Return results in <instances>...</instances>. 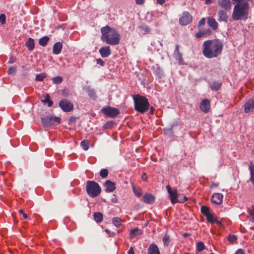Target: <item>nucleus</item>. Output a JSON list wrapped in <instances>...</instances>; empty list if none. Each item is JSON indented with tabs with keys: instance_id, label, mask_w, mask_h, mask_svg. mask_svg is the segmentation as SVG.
<instances>
[{
	"instance_id": "f257e3e1",
	"label": "nucleus",
	"mask_w": 254,
	"mask_h": 254,
	"mask_svg": "<svg viewBox=\"0 0 254 254\" xmlns=\"http://www.w3.org/2000/svg\"><path fill=\"white\" fill-rule=\"evenodd\" d=\"M222 43L217 40L205 41L203 44L202 53L207 58L218 57L222 52Z\"/></svg>"
},
{
	"instance_id": "f03ea898",
	"label": "nucleus",
	"mask_w": 254,
	"mask_h": 254,
	"mask_svg": "<svg viewBox=\"0 0 254 254\" xmlns=\"http://www.w3.org/2000/svg\"><path fill=\"white\" fill-rule=\"evenodd\" d=\"M101 40L103 42L111 45H116L120 43V35L115 28L107 25L101 28Z\"/></svg>"
},
{
	"instance_id": "7ed1b4c3",
	"label": "nucleus",
	"mask_w": 254,
	"mask_h": 254,
	"mask_svg": "<svg viewBox=\"0 0 254 254\" xmlns=\"http://www.w3.org/2000/svg\"><path fill=\"white\" fill-rule=\"evenodd\" d=\"M249 5L248 2H239L234 7L232 18L234 20H246L249 15Z\"/></svg>"
},
{
	"instance_id": "20e7f679",
	"label": "nucleus",
	"mask_w": 254,
	"mask_h": 254,
	"mask_svg": "<svg viewBox=\"0 0 254 254\" xmlns=\"http://www.w3.org/2000/svg\"><path fill=\"white\" fill-rule=\"evenodd\" d=\"M86 188L88 194L92 197L97 196L101 191V189L99 184L93 181H87Z\"/></svg>"
},
{
	"instance_id": "39448f33",
	"label": "nucleus",
	"mask_w": 254,
	"mask_h": 254,
	"mask_svg": "<svg viewBox=\"0 0 254 254\" xmlns=\"http://www.w3.org/2000/svg\"><path fill=\"white\" fill-rule=\"evenodd\" d=\"M166 189L169 194V198L173 204H175L178 202L183 203L187 200V197L185 196H184L183 199H178L177 190L176 189L172 190L169 185L167 186Z\"/></svg>"
},
{
	"instance_id": "423d86ee",
	"label": "nucleus",
	"mask_w": 254,
	"mask_h": 254,
	"mask_svg": "<svg viewBox=\"0 0 254 254\" xmlns=\"http://www.w3.org/2000/svg\"><path fill=\"white\" fill-rule=\"evenodd\" d=\"M61 121V120L59 117L49 115L41 118L42 123L45 127H49L53 125L55 123L59 124Z\"/></svg>"
},
{
	"instance_id": "0eeeda50",
	"label": "nucleus",
	"mask_w": 254,
	"mask_h": 254,
	"mask_svg": "<svg viewBox=\"0 0 254 254\" xmlns=\"http://www.w3.org/2000/svg\"><path fill=\"white\" fill-rule=\"evenodd\" d=\"M101 111L105 116L111 118H114L120 114V111L118 109L111 106L103 108Z\"/></svg>"
},
{
	"instance_id": "6e6552de",
	"label": "nucleus",
	"mask_w": 254,
	"mask_h": 254,
	"mask_svg": "<svg viewBox=\"0 0 254 254\" xmlns=\"http://www.w3.org/2000/svg\"><path fill=\"white\" fill-rule=\"evenodd\" d=\"M134 109L136 111L143 113V96L137 94L133 96Z\"/></svg>"
},
{
	"instance_id": "1a4fd4ad",
	"label": "nucleus",
	"mask_w": 254,
	"mask_h": 254,
	"mask_svg": "<svg viewBox=\"0 0 254 254\" xmlns=\"http://www.w3.org/2000/svg\"><path fill=\"white\" fill-rule=\"evenodd\" d=\"M59 106L65 112H70L73 109V104L66 99L61 100L59 103Z\"/></svg>"
},
{
	"instance_id": "9d476101",
	"label": "nucleus",
	"mask_w": 254,
	"mask_h": 254,
	"mask_svg": "<svg viewBox=\"0 0 254 254\" xmlns=\"http://www.w3.org/2000/svg\"><path fill=\"white\" fill-rule=\"evenodd\" d=\"M192 19V17L191 14L188 11H184L179 19V22L181 25L185 26L190 23Z\"/></svg>"
},
{
	"instance_id": "9b49d317",
	"label": "nucleus",
	"mask_w": 254,
	"mask_h": 254,
	"mask_svg": "<svg viewBox=\"0 0 254 254\" xmlns=\"http://www.w3.org/2000/svg\"><path fill=\"white\" fill-rule=\"evenodd\" d=\"M244 112L248 113L254 111V98L249 100L244 105Z\"/></svg>"
},
{
	"instance_id": "f8f14e48",
	"label": "nucleus",
	"mask_w": 254,
	"mask_h": 254,
	"mask_svg": "<svg viewBox=\"0 0 254 254\" xmlns=\"http://www.w3.org/2000/svg\"><path fill=\"white\" fill-rule=\"evenodd\" d=\"M218 5L222 9L230 10L232 6L231 0H218Z\"/></svg>"
},
{
	"instance_id": "ddd939ff",
	"label": "nucleus",
	"mask_w": 254,
	"mask_h": 254,
	"mask_svg": "<svg viewBox=\"0 0 254 254\" xmlns=\"http://www.w3.org/2000/svg\"><path fill=\"white\" fill-rule=\"evenodd\" d=\"M210 108V102L208 100L203 99L200 104V109L204 113H207Z\"/></svg>"
},
{
	"instance_id": "4468645a",
	"label": "nucleus",
	"mask_w": 254,
	"mask_h": 254,
	"mask_svg": "<svg viewBox=\"0 0 254 254\" xmlns=\"http://www.w3.org/2000/svg\"><path fill=\"white\" fill-rule=\"evenodd\" d=\"M99 53L102 58L108 57L111 54L110 46H106L101 47L99 50Z\"/></svg>"
},
{
	"instance_id": "2eb2a0df",
	"label": "nucleus",
	"mask_w": 254,
	"mask_h": 254,
	"mask_svg": "<svg viewBox=\"0 0 254 254\" xmlns=\"http://www.w3.org/2000/svg\"><path fill=\"white\" fill-rule=\"evenodd\" d=\"M223 195L221 193H215L211 196V201L216 204H220L222 201Z\"/></svg>"
},
{
	"instance_id": "dca6fc26",
	"label": "nucleus",
	"mask_w": 254,
	"mask_h": 254,
	"mask_svg": "<svg viewBox=\"0 0 254 254\" xmlns=\"http://www.w3.org/2000/svg\"><path fill=\"white\" fill-rule=\"evenodd\" d=\"M105 186L106 187L105 190L106 192H111L116 189V184L109 180L106 181L105 183Z\"/></svg>"
},
{
	"instance_id": "f3484780",
	"label": "nucleus",
	"mask_w": 254,
	"mask_h": 254,
	"mask_svg": "<svg viewBox=\"0 0 254 254\" xmlns=\"http://www.w3.org/2000/svg\"><path fill=\"white\" fill-rule=\"evenodd\" d=\"M218 20L219 22L224 21L225 22H227L228 21V15L226 12L224 11L223 10H220L218 12Z\"/></svg>"
},
{
	"instance_id": "a211bd4d",
	"label": "nucleus",
	"mask_w": 254,
	"mask_h": 254,
	"mask_svg": "<svg viewBox=\"0 0 254 254\" xmlns=\"http://www.w3.org/2000/svg\"><path fill=\"white\" fill-rule=\"evenodd\" d=\"M63 47L62 43L60 42L55 43L53 47V53L55 55L59 54L62 51Z\"/></svg>"
},
{
	"instance_id": "6ab92c4d",
	"label": "nucleus",
	"mask_w": 254,
	"mask_h": 254,
	"mask_svg": "<svg viewBox=\"0 0 254 254\" xmlns=\"http://www.w3.org/2000/svg\"><path fill=\"white\" fill-rule=\"evenodd\" d=\"M148 254H160L157 245L151 244L148 249Z\"/></svg>"
},
{
	"instance_id": "aec40b11",
	"label": "nucleus",
	"mask_w": 254,
	"mask_h": 254,
	"mask_svg": "<svg viewBox=\"0 0 254 254\" xmlns=\"http://www.w3.org/2000/svg\"><path fill=\"white\" fill-rule=\"evenodd\" d=\"M85 92L88 94L89 97L92 99H95L96 98V93L94 89L91 88L89 86H86L84 88Z\"/></svg>"
},
{
	"instance_id": "412c9836",
	"label": "nucleus",
	"mask_w": 254,
	"mask_h": 254,
	"mask_svg": "<svg viewBox=\"0 0 254 254\" xmlns=\"http://www.w3.org/2000/svg\"><path fill=\"white\" fill-rule=\"evenodd\" d=\"M207 23L208 25L213 30H216L218 28V23L215 19L212 17H208L207 18Z\"/></svg>"
},
{
	"instance_id": "4be33fe9",
	"label": "nucleus",
	"mask_w": 254,
	"mask_h": 254,
	"mask_svg": "<svg viewBox=\"0 0 254 254\" xmlns=\"http://www.w3.org/2000/svg\"><path fill=\"white\" fill-rule=\"evenodd\" d=\"M206 219L208 222L211 224L216 222L218 225H221V223L220 221L216 219V216L212 213H211L208 216H206Z\"/></svg>"
},
{
	"instance_id": "5701e85b",
	"label": "nucleus",
	"mask_w": 254,
	"mask_h": 254,
	"mask_svg": "<svg viewBox=\"0 0 254 254\" xmlns=\"http://www.w3.org/2000/svg\"><path fill=\"white\" fill-rule=\"evenodd\" d=\"M155 201V197L151 194L146 193L144 195V202L149 204L153 203Z\"/></svg>"
},
{
	"instance_id": "b1692460",
	"label": "nucleus",
	"mask_w": 254,
	"mask_h": 254,
	"mask_svg": "<svg viewBox=\"0 0 254 254\" xmlns=\"http://www.w3.org/2000/svg\"><path fill=\"white\" fill-rule=\"evenodd\" d=\"M25 46L29 51H32L35 47V43L33 39L29 38L26 42Z\"/></svg>"
},
{
	"instance_id": "393cba45",
	"label": "nucleus",
	"mask_w": 254,
	"mask_h": 254,
	"mask_svg": "<svg viewBox=\"0 0 254 254\" xmlns=\"http://www.w3.org/2000/svg\"><path fill=\"white\" fill-rule=\"evenodd\" d=\"M221 86V83L219 82H212L211 83H210V88L213 91H217L218 90Z\"/></svg>"
},
{
	"instance_id": "a878e982",
	"label": "nucleus",
	"mask_w": 254,
	"mask_h": 254,
	"mask_svg": "<svg viewBox=\"0 0 254 254\" xmlns=\"http://www.w3.org/2000/svg\"><path fill=\"white\" fill-rule=\"evenodd\" d=\"M141 234V231L140 230L136 228L135 229H132L130 232V238L133 239L136 237L139 234Z\"/></svg>"
},
{
	"instance_id": "bb28decb",
	"label": "nucleus",
	"mask_w": 254,
	"mask_h": 254,
	"mask_svg": "<svg viewBox=\"0 0 254 254\" xmlns=\"http://www.w3.org/2000/svg\"><path fill=\"white\" fill-rule=\"evenodd\" d=\"M249 170L251 175L250 181L254 185V164L252 162H251L249 165Z\"/></svg>"
},
{
	"instance_id": "cd10ccee",
	"label": "nucleus",
	"mask_w": 254,
	"mask_h": 254,
	"mask_svg": "<svg viewBox=\"0 0 254 254\" xmlns=\"http://www.w3.org/2000/svg\"><path fill=\"white\" fill-rule=\"evenodd\" d=\"M94 220L97 223L101 222L103 221V214L99 212H95L93 214Z\"/></svg>"
},
{
	"instance_id": "c85d7f7f",
	"label": "nucleus",
	"mask_w": 254,
	"mask_h": 254,
	"mask_svg": "<svg viewBox=\"0 0 254 254\" xmlns=\"http://www.w3.org/2000/svg\"><path fill=\"white\" fill-rule=\"evenodd\" d=\"M248 219L250 221L254 223V205L252 206L251 209L248 210Z\"/></svg>"
},
{
	"instance_id": "c756f323",
	"label": "nucleus",
	"mask_w": 254,
	"mask_h": 254,
	"mask_svg": "<svg viewBox=\"0 0 254 254\" xmlns=\"http://www.w3.org/2000/svg\"><path fill=\"white\" fill-rule=\"evenodd\" d=\"M49 37L45 36L41 38L39 40V44L42 46H45L49 41Z\"/></svg>"
},
{
	"instance_id": "7c9ffc66",
	"label": "nucleus",
	"mask_w": 254,
	"mask_h": 254,
	"mask_svg": "<svg viewBox=\"0 0 254 254\" xmlns=\"http://www.w3.org/2000/svg\"><path fill=\"white\" fill-rule=\"evenodd\" d=\"M201 212L206 217L211 213L209 208L206 206H202L201 207Z\"/></svg>"
},
{
	"instance_id": "2f4dec72",
	"label": "nucleus",
	"mask_w": 254,
	"mask_h": 254,
	"mask_svg": "<svg viewBox=\"0 0 254 254\" xmlns=\"http://www.w3.org/2000/svg\"><path fill=\"white\" fill-rule=\"evenodd\" d=\"M112 222L116 227H119L121 225V219L118 217H114Z\"/></svg>"
},
{
	"instance_id": "473e14b6",
	"label": "nucleus",
	"mask_w": 254,
	"mask_h": 254,
	"mask_svg": "<svg viewBox=\"0 0 254 254\" xmlns=\"http://www.w3.org/2000/svg\"><path fill=\"white\" fill-rule=\"evenodd\" d=\"M89 142L87 139H84L81 142L80 145L84 150H87L89 149Z\"/></svg>"
},
{
	"instance_id": "72a5a7b5",
	"label": "nucleus",
	"mask_w": 254,
	"mask_h": 254,
	"mask_svg": "<svg viewBox=\"0 0 254 254\" xmlns=\"http://www.w3.org/2000/svg\"><path fill=\"white\" fill-rule=\"evenodd\" d=\"M47 76V75L45 73H40L38 74L35 76V80L37 81H43V79Z\"/></svg>"
},
{
	"instance_id": "f704fd0d",
	"label": "nucleus",
	"mask_w": 254,
	"mask_h": 254,
	"mask_svg": "<svg viewBox=\"0 0 254 254\" xmlns=\"http://www.w3.org/2000/svg\"><path fill=\"white\" fill-rule=\"evenodd\" d=\"M174 54L176 55V59L181 62V61H182V55L179 53L178 45L176 46V49L175 50Z\"/></svg>"
},
{
	"instance_id": "c9c22d12",
	"label": "nucleus",
	"mask_w": 254,
	"mask_h": 254,
	"mask_svg": "<svg viewBox=\"0 0 254 254\" xmlns=\"http://www.w3.org/2000/svg\"><path fill=\"white\" fill-rule=\"evenodd\" d=\"M63 81V78L62 76H57L56 77H54L52 79V81L53 83L59 84H60Z\"/></svg>"
},
{
	"instance_id": "e433bc0d",
	"label": "nucleus",
	"mask_w": 254,
	"mask_h": 254,
	"mask_svg": "<svg viewBox=\"0 0 254 254\" xmlns=\"http://www.w3.org/2000/svg\"><path fill=\"white\" fill-rule=\"evenodd\" d=\"M108 170L106 169H102L100 172V176L102 178H106L108 175Z\"/></svg>"
},
{
	"instance_id": "4c0bfd02",
	"label": "nucleus",
	"mask_w": 254,
	"mask_h": 254,
	"mask_svg": "<svg viewBox=\"0 0 254 254\" xmlns=\"http://www.w3.org/2000/svg\"><path fill=\"white\" fill-rule=\"evenodd\" d=\"M42 102L44 103H47L48 106L49 107H51L53 104V101L50 100V96H49V94L46 95L45 99L44 100H43L42 101Z\"/></svg>"
},
{
	"instance_id": "58836bf2",
	"label": "nucleus",
	"mask_w": 254,
	"mask_h": 254,
	"mask_svg": "<svg viewBox=\"0 0 254 254\" xmlns=\"http://www.w3.org/2000/svg\"><path fill=\"white\" fill-rule=\"evenodd\" d=\"M133 192L135 195L137 196L138 197H140L141 196L142 193H141V189H140L139 188H137L133 186Z\"/></svg>"
},
{
	"instance_id": "ea45409f",
	"label": "nucleus",
	"mask_w": 254,
	"mask_h": 254,
	"mask_svg": "<svg viewBox=\"0 0 254 254\" xmlns=\"http://www.w3.org/2000/svg\"><path fill=\"white\" fill-rule=\"evenodd\" d=\"M207 33V30H200L195 34V37L197 38L203 37Z\"/></svg>"
},
{
	"instance_id": "a19ab883",
	"label": "nucleus",
	"mask_w": 254,
	"mask_h": 254,
	"mask_svg": "<svg viewBox=\"0 0 254 254\" xmlns=\"http://www.w3.org/2000/svg\"><path fill=\"white\" fill-rule=\"evenodd\" d=\"M205 246L203 242H199L197 244L196 249L198 252H201L204 249Z\"/></svg>"
},
{
	"instance_id": "79ce46f5",
	"label": "nucleus",
	"mask_w": 254,
	"mask_h": 254,
	"mask_svg": "<svg viewBox=\"0 0 254 254\" xmlns=\"http://www.w3.org/2000/svg\"><path fill=\"white\" fill-rule=\"evenodd\" d=\"M149 109V104L147 98L144 97V113Z\"/></svg>"
},
{
	"instance_id": "37998d69",
	"label": "nucleus",
	"mask_w": 254,
	"mask_h": 254,
	"mask_svg": "<svg viewBox=\"0 0 254 254\" xmlns=\"http://www.w3.org/2000/svg\"><path fill=\"white\" fill-rule=\"evenodd\" d=\"M163 242L164 245L168 246L170 243L169 237L167 235L164 236L163 238Z\"/></svg>"
},
{
	"instance_id": "c03bdc74",
	"label": "nucleus",
	"mask_w": 254,
	"mask_h": 254,
	"mask_svg": "<svg viewBox=\"0 0 254 254\" xmlns=\"http://www.w3.org/2000/svg\"><path fill=\"white\" fill-rule=\"evenodd\" d=\"M16 70V67L15 66H10L7 71V72L9 74H14Z\"/></svg>"
},
{
	"instance_id": "a18cd8bd",
	"label": "nucleus",
	"mask_w": 254,
	"mask_h": 254,
	"mask_svg": "<svg viewBox=\"0 0 254 254\" xmlns=\"http://www.w3.org/2000/svg\"><path fill=\"white\" fill-rule=\"evenodd\" d=\"M6 22V16L4 14H1L0 15V23L3 25Z\"/></svg>"
},
{
	"instance_id": "49530a36",
	"label": "nucleus",
	"mask_w": 254,
	"mask_h": 254,
	"mask_svg": "<svg viewBox=\"0 0 254 254\" xmlns=\"http://www.w3.org/2000/svg\"><path fill=\"white\" fill-rule=\"evenodd\" d=\"M228 239L231 242H233L236 240L237 237L235 235H230L228 236Z\"/></svg>"
},
{
	"instance_id": "de8ad7c7",
	"label": "nucleus",
	"mask_w": 254,
	"mask_h": 254,
	"mask_svg": "<svg viewBox=\"0 0 254 254\" xmlns=\"http://www.w3.org/2000/svg\"><path fill=\"white\" fill-rule=\"evenodd\" d=\"M205 23V18H202L200 19V20L199 21L198 23V26L200 27L203 25H204Z\"/></svg>"
},
{
	"instance_id": "09e8293b",
	"label": "nucleus",
	"mask_w": 254,
	"mask_h": 254,
	"mask_svg": "<svg viewBox=\"0 0 254 254\" xmlns=\"http://www.w3.org/2000/svg\"><path fill=\"white\" fill-rule=\"evenodd\" d=\"M97 64L101 65L104 66L105 65V62L101 59H98L96 60Z\"/></svg>"
},
{
	"instance_id": "8fccbe9b",
	"label": "nucleus",
	"mask_w": 254,
	"mask_h": 254,
	"mask_svg": "<svg viewBox=\"0 0 254 254\" xmlns=\"http://www.w3.org/2000/svg\"><path fill=\"white\" fill-rule=\"evenodd\" d=\"M19 212L22 214V216L24 219H27L28 218L27 215L23 212L22 209H19Z\"/></svg>"
},
{
	"instance_id": "3c124183",
	"label": "nucleus",
	"mask_w": 254,
	"mask_h": 254,
	"mask_svg": "<svg viewBox=\"0 0 254 254\" xmlns=\"http://www.w3.org/2000/svg\"><path fill=\"white\" fill-rule=\"evenodd\" d=\"M16 58L14 57H13V56H11L10 59H9V60L8 61V63H10V64H12L14 62H15L16 61Z\"/></svg>"
},
{
	"instance_id": "603ef678",
	"label": "nucleus",
	"mask_w": 254,
	"mask_h": 254,
	"mask_svg": "<svg viewBox=\"0 0 254 254\" xmlns=\"http://www.w3.org/2000/svg\"><path fill=\"white\" fill-rule=\"evenodd\" d=\"M105 231L109 235L110 237L114 236L115 235L114 232H111L109 230L106 229Z\"/></svg>"
},
{
	"instance_id": "864d4df0",
	"label": "nucleus",
	"mask_w": 254,
	"mask_h": 254,
	"mask_svg": "<svg viewBox=\"0 0 254 254\" xmlns=\"http://www.w3.org/2000/svg\"><path fill=\"white\" fill-rule=\"evenodd\" d=\"M235 254H245L244 251L242 249H238Z\"/></svg>"
},
{
	"instance_id": "5fc2aeb1",
	"label": "nucleus",
	"mask_w": 254,
	"mask_h": 254,
	"mask_svg": "<svg viewBox=\"0 0 254 254\" xmlns=\"http://www.w3.org/2000/svg\"><path fill=\"white\" fill-rule=\"evenodd\" d=\"M218 186V183H212L210 185V188H215V187H217Z\"/></svg>"
},
{
	"instance_id": "6e6d98bb",
	"label": "nucleus",
	"mask_w": 254,
	"mask_h": 254,
	"mask_svg": "<svg viewBox=\"0 0 254 254\" xmlns=\"http://www.w3.org/2000/svg\"><path fill=\"white\" fill-rule=\"evenodd\" d=\"M128 254H134L133 249L132 247H130L128 251Z\"/></svg>"
},
{
	"instance_id": "4d7b16f0",
	"label": "nucleus",
	"mask_w": 254,
	"mask_h": 254,
	"mask_svg": "<svg viewBox=\"0 0 254 254\" xmlns=\"http://www.w3.org/2000/svg\"><path fill=\"white\" fill-rule=\"evenodd\" d=\"M154 111H155L154 108L152 106H151L150 108L149 113L150 114H153L154 113Z\"/></svg>"
},
{
	"instance_id": "13d9d810",
	"label": "nucleus",
	"mask_w": 254,
	"mask_h": 254,
	"mask_svg": "<svg viewBox=\"0 0 254 254\" xmlns=\"http://www.w3.org/2000/svg\"><path fill=\"white\" fill-rule=\"evenodd\" d=\"M157 3L161 5L163 4L165 0H156Z\"/></svg>"
},
{
	"instance_id": "bf43d9fd",
	"label": "nucleus",
	"mask_w": 254,
	"mask_h": 254,
	"mask_svg": "<svg viewBox=\"0 0 254 254\" xmlns=\"http://www.w3.org/2000/svg\"><path fill=\"white\" fill-rule=\"evenodd\" d=\"M144 31L146 33H148L150 31V28L148 27H144Z\"/></svg>"
},
{
	"instance_id": "052dcab7",
	"label": "nucleus",
	"mask_w": 254,
	"mask_h": 254,
	"mask_svg": "<svg viewBox=\"0 0 254 254\" xmlns=\"http://www.w3.org/2000/svg\"><path fill=\"white\" fill-rule=\"evenodd\" d=\"M135 2L136 4H141L143 3V0H135Z\"/></svg>"
},
{
	"instance_id": "680f3d73",
	"label": "nucleus",
	"mask_w": 254,
	"mask_h": 254,
	"mask_svg": "<svg viewBox=\"0 0 254 254\" xmlns=\"http://www.w3.org/2000/svg\"><path fill=\"white\" fill-rule=\"evenodd\" d=\"M212 1V0H206V3L209 4L211 3Z\"/></svg>"
},
{
	"instance_id": "e2e57ef3",
	"label": "nucleus",
	"mask_w": 254,
	"mask_h": 254,
	"mask_svg": "<svg viewBox=\"0 0 254 254\" xmlns=\"http://www.w3.org/2000/svg\"><path fill=\"white\" fill-rule=\"evenodd\" d=\"M106 127H109V123H107L106 125Z\"/></svg>"
},
{
	"instance_id": "0e129e2a",
	"label": "nucleus",
	"mask_w": 254,
	"mask_h": 254,
	"mask_svg": "<svg viewBox=\"0 0 254 254\" xmlns=\"http://www.w3.org/2000/svg\"><path fill=\"white\" fill-rule=\"evenodd\" d=\"M141 177L142 179H143V174L141 175Z\"/></svg>"
},
{
	"instance_id": "69168bd1",
	"label": "nucleus",
	"mask_w": 254,
	"mask_h": 254,
	"mask_svg": "<svg viewBox=\"0 0 254 254\" xmlns=\"http://www.w3.org/2000/svg\"><path fill=\"white\" fill-rule=\"evenodd\" d=\"M185 254H189V253H185Z\"/></svg>"
}]
</instances>
